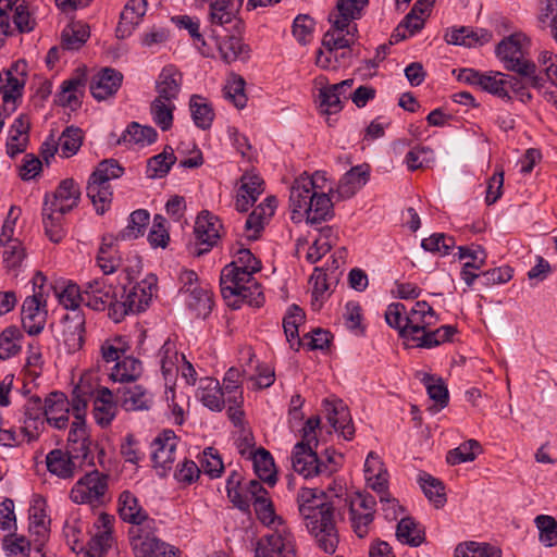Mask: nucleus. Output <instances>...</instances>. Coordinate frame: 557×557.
<instances>
[{
    "label": "nucleus",
    "mask_w": 557,
    "mask_h": 557,
    "mask_svg": "<svg viewBox=\"0 0 557 557\" xmlns=\"http://www.w3.org/2000/svg\"><path fill=\"white\" fill-rule=\"evenodd\" d=\"M261 270V262L249 249L239 248L235 259L221 271V294L228 306L238 309L243 302L259 308L264 302L261 285L253 274Z\"/></svg>",
    "instance_id": "obj_1"
},
{
    "label": "nucleus",
    "mask_w": 557,
    "mask_h": 557,
    "mask_svg": "<svg viewBox=\"0 0 557 557\" xmlns=\"http://www.w3.org/2000/svg\"><path fill=\"white\" fill-rule=\"evenodd\" d=\"M318 488H301L297 494L300 516L318 546L326 554H333L338 545V532L334 521V506Z\"/></svg>",
    "instance_id": "obj_2"
},
{
    "label": "nucleus",
    "mask_w": 557,
    "mask_h": 557,
    "mask_svg": "<svg viewBox=\"0 0 557 557\" xmlns=\"http://www.w3.org/2000/svg\"><path fill=\"white\" fill-rule=\"evenodd\" d=\"M312 183L307 177H297L289 191L292 220L300 223L319 224L334 215L333 203L325 191H311Z\"/></svg>",
    "instance_id": "obj_3"
},
{
    "label": "nucleus",
    "mask_w": 557,
    "mask_h": 557,
    "mask_svg": "<svg viewBox=\"0 0 557 557\" xmlns=\"http://www.w3.org/2000/svg\"><path fill=\"white\" fill-rule=\"evenodd\" d=\"M84 286L69 284L59 295L62 304L69 312L64 317L63 337L69 351L79 350L85 343V315L79 309L83 304Z\"/></svg>",
    "instance_id": "obj_4"
},
{
    "label": "nucleus",
    "mask_w": 557,
    "mask_h": 557,
    "mask_svg": "<svg viewBox=\"0 0 557 557\" xmlns=\"http://www.w3.org/2000/svg\"><path fill=\"white\" fill-rule=\"evenodd\" d=\"M123 174L124 168L115 159L102 160L90 174L86 193L98 214H103L110 208L112 201L110 181Z\"/></svg>",
    "instance_id": "obj_5"
},
{
    "label": "nucleus",
    "mask_w": 557,
    "mask_h": 557,
    "mask_svg": "<svg viewBox=\"0 0 557 557\" xmlns=\"http://www.w3.org/2000/svg\"><path fill=\"white\" fill-rule=\"evenodd\" d=\"M330 29L324 34L322 46L325 49L319 50L317 64L322 69L331 67V59L337 58L341 48H348L356 45L358 40V28L356 23L343 21L335 14H329Z\"/></svg>",
    "instance_id": "obj_6"
},
{
    "label": "nucleus",
    "mask_w": 557,
    "mask_h": 557,
    "mask_svg": "<svg viewBox=\"0 0 557 557\" xmlns=\"http://www.w3.org/2000/svg\"><path fill=\"white\" fill-rule=\"evenodd\" d=\"M496 55L505 69L529 79L534 88H542L544 78L536 74V65L524 57L522 38L515 34L503 39L496 47Z\"/></svg>",
    "instance_id": "obj_7"
},
{
    "label": "nucleus",
    "mask_w": 557,
    "mask_h": 557,
    "mask_svg": "<svg viewBox=\"0 0 557 557\" xmlns=\"http://www.w3.org/2000/svg\"><path fill=\"white\" fill-rule=\"evenodd\" d=\"M178 293L184 297V302L197 318H207L213 308V294L208 284L199 281L193 270H183L178 276Z\"/></svg>",
    "instance_id": "obj_8"
},
{
    "label": "nucleus",
    "mask_w": 557,
    "mask_h": 557,
    "mask_svg": "<svg viewBox=\"0 0 557 557\" xmlns=\"http://www.w3.org/2000/svg\"><path fill=\"white\" fill-rule=\"evenodd\" d=\"M70 498L78 505L103 506L110 500L109 475L94 469L85 473L72 487Z\"/></svg>",
    "instance_id": "obj_9"
},
{
    "label": "nucleus",
    "mask_w": 557,
    "mask_h": 557,
    "mask_svg": "<svg viewBox=\"0 0 557 557\" xmlns=\"http://www.w3.org/2000/svg\"><path fill=\"white\" fill-rule=\"evenodd\" d=\"M156 293L157 277L152 274L128 290L123 287L121 295L119 294L116 309L112 312V320L120 322L128 313H138L146 310Z\"/></svg>",
    "instance_id": "obj_10"
},
{
    "label": "nucleus",
    "mask_w": 557,
    "mask_h": 557,
    "mask_svg": "<svg viewBox=\"0 0 557 557\" xmlns=\"http://www.w3.org/2000/svg\"><path fill=\"white\" fill-rule=\"evenodd\" d=\"M46 277L38 272L33 278L34 295L26 297L22 305V325L29 335H38L46 324L47 309L42 293Z\"/></svg>",
    "instance_id": "obj_11"
},
{
    "label": "nucleus",
    "mask_w": 557,
    "mask_h": 557,
    "mask_svg": "<svg viewBox=\"0 0 557 557\" xmlns=\"http://www.w3.org/2000/svg\"><path fill=\"white\" fill-rule=\"evenodd\" d=\"M348 507L349 521L354 532L359 537H364L373 522L376 500L367 493L356 492L345 499Z\"/></svg>",
    "instance_id": "obj_12"
},
{
    "label": "nucleus",
    "mask_w": 557,
    "mask_h": 557,
    "mask_svg": "<svg viewBox=\"0 0 557 557\" xmlns=\"http://www.w3.org/2000/svg\"><path fill=\"white\" fill-rule=\"evenodd\" d=\"M119 292L120 289L107 278H94L84 284L83 304L96 311L108 309L112 319V312L119 304Z\"/></svg>",
    "instance_id": "obj_13"
},
{
    "label": "nucleus",
    "mask_w": 557,
    "mask_h": 557,
    "mask_svg": "<svg viewBox=\"0 0 557 557\" xmlns=\"http://www.w3.org/2000/svg\"><path fill=\"white\" fill-rule=\"evenodd\" d=\"M156 520H149L143 527H131L128 539L135 557H159L164 548L165 542L156 534Z\"/></svg>",
    "instance_id": "obj_14"
},
{
    "label": "nucleus",
    "mask_w": 557,
    "mask_h": 557,
    "mask_svg": "<svg viewBox=\"0 0 557 557\" xmlns=\"http://www.w3.org/2000/svg\"><path fill=\"white\" fill-rule=\"evenodd\" d=\"M243 0L236 5L233 0H218L209 4V21L211 30L218 28L224 32L242 34L245 27L238 11Z\"/></svg>",
    "instance_id": "obj_15"
},
{
    "label": "nucleus",
    "mask_w": 557,
    "mask_h": 557,
    "mask_svg": "<svg viewBox=\"0 0 557 557\" xmlns=\"http://www.w3.org/2000/svg\"><path fill=\"white\" fill-rule=\"evenodd\" d=\"M211 33L220 58L225 63L230 64L237 60L246 61L249 59L250 48L243 42L242 34L224 32L218 28H213Z\"/></svg>",
    "instance_id": "obj_16"
},
{
    "label": "nucleus",
    "mask_w": 557,
    "mask_h": 557,
    "mask_svg": "<svg viewBox=\"0 0 557 557\" xmlns=\"http://www.w3.org/2000/svg\"><path fill=\"white\" fill-rule=\"evenodd\" d=\"M255 557H295L293 535L275 531L260 537L256 544Z\"/></svg>",
    "instance_id": "obj_17"
},
{
    "label": "nucleus",
    "mask_w": 557,
    "mask_h": 557,
    "mask_svg": "<svg viewBox=\"0 0 557 557\" xmlns=\"http://www.w3.org/2000/svg\"><path fill=\"white\" fill-rule=\"evenodd\" d=\"M221 223L218 216L209 211H202L196 219L194 234L196 245L199 248L195 251L196 256H202L210 251L220 238Z\"/></svg>",
    "instance_id": "obj_18"
},
{
    "label": "nucleus",
    "mask_w": 557,
    "mask_h": 557,
    "mask_svg": "<svg viewBox=\"0 0 557 557\" xmlns=\"http://www.w3.org/2000/svg\"><path fill=\"white\" fill-rule=\"evenodd\" d=\"M323 407L326 419L335 432L346 441H351L355 435V426L350 412L342 399H324Z\"/></svg>",
    "instance_id": "obj_19"
},
{
    "label": "nucleus",
    "mask_w": 557,
    "mask_h": 557,
    "mask_svg": "<svg viewBox=\"0 0 557 557\" xmlns=\"http://www.w3.org/2000/svg\"><path fill=\"white\" fill-rule=\"evenodd\" d=\"M81 198V189L73 178H65L60 182L55 191L50 196L46 195L44 203L52 210L67 213L77 207Z\"/></svg>",
    "instance_id": "obj_20"
},
{
    "label": "nucleus",
    "mask_w": 557,
    "mask_h": 557,
    "mask_svg": "<svg viewBox=\"0 0 557 557\" xmlns=\"http://www.w3.org/2000/svg\"><path fill=\"white\" fill-rule=\"evenodd\" d=\"M115 394L116 401L126 411L149 410L153 405V395L140 384L121 386Z\"/></svg>",
    "instance_id": "obj_21"
},
{
    "label": "nucleus",
    "mask_w": 557,
    "mask_h": 557,
    "mask_svg": "<svg viewBox=\"0 0 557 557\" xmlns=\"http://www.w3.org/2000/svg\"><path fill=\"white\" fill-rule=\"evenodd\" d=\"M239 183L240 185L236 194L235 209L238 212H246L264 191V182L258 174L246 172L242 175Z\"/></svg>",
    "instance_id": "obj_22"
},
{
    "label": "nucleus",
    "mask_w": 557,
    "mask_h": 557,
    "mask_svg": "<svg viewBox=\"0 0 557 557\" xmlns=\"http://www.w3.org/2000/svg\"><path fill=\"white\" fill-rule=\"evenodd\" d=\"M46 399L42 401L39 396H30L24 405V425L22 428L28 441L38 438L45 425Z\"/></svg>",
    "instance_id": "obj_23"
},
{
    "label": "nucleus",
    "mask_w": 557,
    "mask_h": 557,
    "mask_svg": "<svg viewBox=\"0 0 557 557\" xmlns=\"http://www.w3.org/2000/svg\"><path fill=\"white\" fill-rule=\"evenodd\" d=\"M177 437L172 430H164L151 443V459L156 468L168 469L175 460Z\"/></svg>",
    "instance_id": "obj_24"
},
{
    "label": "nucleus",
    "mask_w": 557,
    "mask_h": 557,
    "mask_svg": "<svg viewBox=\"0 0 557 557\" xmlns=\"http://www.w3.org/2000/svg\"><path fill=\"white\" fill-rule=\"evenodd\" d=\"M70 401L62 392H52L46 397L45 422L62 430L69 424Z\"/></svg>",
    "instance_id": "obj_25"
},
{
    "label": "nucleus",
    "mask_w": 557,
    "mask_h": 557,
    "mask_svg": "<svg viewBox=\"0 0 557 557\" xmlns=\"http://www.w3.org/2000/svg\"><path fill=\"white\" fill-rule=\"evenodd\" d=\"M438 317L426 301H417L409 308L408 332L406 341L417 336L423 330L435 325Z\"/></svg>",
    "instance_id": "obj_26"
},
{
    "label": "nucleus",
    "mask_w": 557,
    "mask_h": 557,
    "mask_svg": "<svg viewBox=\"0 0 557 557\" xmlns=\"http://www.w3.org/2000/svg\"><path fill=\"white\" fill-rule=\"evenodd\" d=\"M182 84L183 74L181 71L173 64L164 66L156 81L157 98L173 102L181 92Z\"/></svg>",
    "instance_id": "obj_27"
},
{
    "label": "nucleus",
    "mask_w": 557,
    "mask_h": 557,
    "mask_svg": "<svg viewBox=\"0 0 557 557\" xmlns=\"http://www.w3.org/2000/svg\"><path fill=\"white\" fill-rule=\"evenodd\" d=\"M123 74L115 69L106 67L90 83V92L97 100H104L121 87Z\"/></svg>",
    "instance_id": "obj_28"
},
{
    "label": "nucleus",
    "mask_w": 557,
    "mask_h": 557,
    "mask_svg": "<svg viewBox=\"0 0 557 557\" xmlns=\"http://www.w3.org/2000/svg\"><path fill=\"white\" fill-rule=\"evenodd\" d=\"M275 208L276 199L268 197L252 210L245 222V232L248 239L255 240L259 238L265 223L274 214Z\"/></svg>",
    "instance_id": "obj_29"
},
{
    "label": "nucleus",
    "mask_w": 557,
    "mask_h": 557,
    "mask_svg": "<svg viewBox=\"0 0 557 557\" xmlns=\"http://www.w3.org/2000/svg\"><path fill=\"white\" fill-rule=\"evenodd\" d=\"M147 0H128L120 14L116 34L120 38L128 37L141 22L147 12Z\"/></svg>",
    "instance_id": "obj_30"
},
{
    "label": "nucleus",
    "mask_w": 557,
    "mask_h": 557,
    "mask_svg": "<svg viewBox=\"0 0 557 557\" xmlns=\"http://www.w3.org/2000/svg\"><path fill=\"white\" fill-rule=\"evenodd\" d=\"M119 515L123 521L133 527H143L148 524L149 520H153L139 505L137 497L128 491L122 492L119 497Z\"/></svg>",
    "instance_id": "obj_31"
},
{
    "label": "nucleus",
    "mask_w": 557,
    "mask_h": 557,
    "mask_svg": "<svg viewBox=\"0 0 557 557\" xmlns=\"http://www.w3.org/2000/svg\"><path fill=\"white\" fill-rule=\"evenodd\" d=\"M319 455L317 450H306L301 444H295L292 451V467L305 479L319 476Z\"/></svg>",
    "instance_id": "obj_32"
},
{
    "label": "nucleus",
    "mask_w": 557,
    "mask_h": 557,
    "mask_svg": "<svg viewBox=\"0 0 557 557\" xmlns=\"http://www.w3.org/2000/svg\"><path fill=\"white\" fill-rule=\"evenodd\" d=\"M117 412L114 394L108 387H101L94 399L92 416L97 424L107 428L111 424Z\"/></svg>",
    "instance_id": "obj_33"
},
{
    "label": "nucleus",
    "mask_w": 557,
    "mask_h": 557,
    "mask_svg": "<svg viewBox=\"0 0 557 557\" xmlns=\"http://www.w3.org/2000/svg\"><path fill=\"white\" fill-rule=\"evenodd\" d=\"M369 164H360L351 168L341 178L336 193L341 199L352 197L369 180Z\"/></svg>",
    "instance_id": "obj_34"
},
{
    "label": "nucleus",
    "mask_w": 557,
    "mask_h": 557,
    "mask_svg": "<svg viewBox=\"0 0 557 557\" xmlns=\"http://www.w3.org/2000/svg\"><path fill=\"white\" fill-rule=\"evenodd\" d=\"M47 469L51 474L60 479H72L78 471L81 465L75 463L73 459L62 449H52L46 456Z\"/></svg>",
    "instance_id": "obj_35"
},
{
    "label": "nucleus",
    "mask_w": 557,
    "mask_h": 557,
    "mask_svg": "<svg viewBox=\"0 0 557 557\" xmlns=\"http://www.w3.org/2000/svg\"><path fill=\"white\" fill-rule=\"evenodd\" d=\"M115 242L117 239L114 238V235H104L98 250L97 264L104 275L114 273L122 265V258L114 249Z\"/></svg>",
    "instance_id": "obj_36"
},
{
    "label": "nucleus",
    "mask_w": 557,
    "mask_h": 557,
    "mask_svg": "<svg viewBox=\"0 0 557 557\" xmlns=\"http://www.w3.org/2000/svg\"><path fill=\"white\" fill-rule=\"evenodd\" d=\"M224 394L218 380L206 377L200 381L198 398L208 409L222 411L225 406Z\"/></svg>",
    "instance_id": "obj_37"
},
{
    "label": "nucleus",
    "mask_w": 557,
    "mask_h": 557,
    "mask_svg": "<svg viewBox=\"0 0 557 557\" xmlns=\"http://www.w3.org/2000/svg\"><path fill=\"white\" fill-rule=\"evenodd\" d=\"M315 85L319 86V108L322 114H335L342 111L344 100L337 91L333 90L325 76L315 78Z\"/></svg>",
    "instance_id": "obj_38"
},
{
    "label": "nucleus",
    "mask_w": 557,
    "mask_h": 557,
    "mask_svg": "<svg viewBox=\"0 0 557 557\" xmlns=\"http://www.w3.org/2000/svg\"><path fill=\"white\" fill-rule=\"evenodd\" d=\"M396 537L401 544L418 547L425 541V531L412 517H401L397 523Z\"/></svg>",
    "instance_id": "obj_39"
},
{
    "label": "nucleus",
    "mask_w": 557,
    "mask_h": 557,
    "mask_svg": "<svg viewBox=\"0 0 557 557\" xmlns=\"http://www.w3.org/2000/svg\"><path fill=\"white\" fill-rule=\"evenodd\" d=\"M492 39V33L484 29H472L469 27H460L454 29L446 35V40L451 45H459L466 47H475L487 44Z\"/></svg>",
    "instance_id": "obj_40"
},
{
    "label": "nucleus",
    "mask_w": 557,
    "mask_h": 557,
    "mask_svg": "<svg viewBox=\"0 0 557 557\" xmlns=\"http://www.w3.org/2000/svg\"><path fill=\"white\" fill-rule=\"evenodd\" d=\"M255 473L262 482L270 486L275 485L277 478L272 455L263 447L251 453Z\"/></svg>",
    "instance_id": "obj_41"
},
{
    "label": "nucleus",
    "mask_w": 557,
    "mask_h": 557,
    "mask_svg": "<svg viewBox=\"0 0 557 557\" xmlns=\"http://www.w3.org/2000/svg\"><path fill=\"white\" fill-rule=\"evenodd\" d=\"M366 486L376 492L381 502H383V461L381 457L370 451L363 466Z\"/></svg>",
    "instance_id": "obj_42"
},
{
    "label": "nucleus",
    "mask_w": 557,
    "mask_h": 557,
    "mask_svg": "<svg viewBox=\"0 0 557 557\" xmlns=\"http://www.w3.org/2000/svg\"><path fill=\"white\" fill-rule=\"evenodd\" d=\"M305 319V313L297 305H292L283 319V329L290 348L299 350L302 339L299 337L298 327Z\"/></svg>",
    "instance_id": "obj_43"
},
{
    "label": "nucleus",
    "mask_w": 557,
    "mask_h": 557,
    "mask_svg": "<svg viewBox=\"0 0 557 557\" xmlns=\"http://www.w3.org/2000/svg\"><path fill=\"white\" fill-rule=\"evenodd\" d=\"M189 110L195 125L203 131L209 129L214 120L211 103L200 95H193L189 100Z\"/></svg>",
    "instance_id": "obj_44"
},
{
    "label": "nucleus",
    "mask_w": 557,
    "mask_h": 557,
    "mask_svg": "<svg viewBox=\"0 0 557 557\" xmlns=\"http://www.w3.org/2000/svg\"><path fill=\"white\" fill-rule=\"evenodd\" d=\"M157 131L151 126H141L137 122H132L122 135L116 139L117 145H150L157 139Z\"/></svg>",
    "instance_id": "obj_45"
},
{
    "label": "nucleus",
    "mask_w": 557,
    "mask_h": 557,
    "mask_svg": "<svg viewBox=\"0 0 557 557\" xmlns=\"http://www.w3.org/2000/svg\"><path fill=\"white\" fill-rule=\"evenodd\" d=\"M143 374V363L134 357H124L119 360L111 372V379L120 383L137 381Z\"/></svg>",
    "instance_id": "obj_46"
},
{
    "label": "nucleus",
    "mask_w": 557,
    "mask_h": 557,
    "mask_svg": "<svg viewBox=\"0 0 557 557\" xmlns=\"http://www.w3.org/2000/svg\"><path fill=\"white\" fill-rule=\"evenodd\" d=\"M176 162V156L171 147H165L161 153H158L147 161L146 175L148 178H162Z\"/></svg>",
    "instance_id": "obj_47"
},
{
    "label": "nucleus",
    "mask_w": 557,
    "mask_h": 557,
    "mask_svg": "<svg viewBox=\"0 0 557 557\" xmlns=\"http://www.w3.org/2000/svg\"><path fill=\"white\" fill-rule=\"evenodd\" d=\"M420 487L422 488L425 497L435 505V507H442L446 503V496L444 493V484L441 480L434 478L428 472L421 471L417 479Z\"/></svg>",
    "instance_id": "obj_48"
},
{
    "label": "nucleus",
    "mask_w": 557,
    "mask_h": 557,
    "mask_svg": "<svg viewBox=\"0 0 557 557\" xmlns=\"http://www.w3.org/2000/svg\"><path fill=\"white\" fill-rule=\"evenodd\" d=\"M64 214L57 210H52L47 203L42 207V222L45 232L49 239L53 243H60L65 236V228L63 226Z\"/></svg>",
    "instance_id": "obj_49"
},
{
    "label": "nucleus",
    "mask_w": 557,
    "mask_h": 557,
    "mask_svg": "<svg viewBox=\"0 0 557 557\" xmlns=\"http://www.w3.org/2000/svg\"><path fill=\"white\" fill-rule=\"evenodd\" d=\"M149 212L144 209L135 210L128 218V224L114 238L117 240L136 239L144 235L145 228L149 223Z\"/></svg>",
    "instance_id": "obj_50"
},
{
    "label": "nucleus",
    "mask_w": 557,
    "mask_h": 557,
    "mask_svg": "<svg viewBox=\"0 0 557 557\" xmlns=\"http://www.w3.org/2000/svg\"><path fill=\"white\" fill-rule=\"evenodd\" d=\"M455 557H502V549L490 543L468 541L456 546Z\"/></svg>",
    "instance_id": "obj_51"
},
{
    "label": "nucleus",
    "mask_w": 557,
    "mask_h": 557,
    "mask_svg": "<svg viewBox=\"0 0 557 557\" xmlns=\"http://www.w3.org/2000/svg\"><path fill=\"white\" fill-rule=\"evenodd\" d=\"M44 367V358L40 347L37 344L30 343L28 345L26 363L24 367L25 371V383L23 386L24 393H30L27 388L29 382H35L41 375Z\"/></svg>",
    "instance_id": "obj_52"
},
{
    "label": "nucleus",
    "mask_w": 557,
    "mask_h": 557,
    "mask_svg": "<svg viewBox=\"0 0 557 557\" xmlns=\"http://www.w3.org/2000/svg\"><path fill=\"white\" fill-rule=\"evenodd\" d=\"M424 23L425 17L409 12L395 28L391 36L389 44L395 45L408 37L416 35L423 28Z\"/></svg>",
    "instance_id": "obj_53"
},
{
    "label": "nucleus",
    "mask_w": 557,
    "mask_h": 557,
    "mask_svg": "<svg viewBox=\"0 0 557 557\" xmlns=\"http://www.w3.org/2000/svg\"><path fill=\"white\" fill-rule=\"evenodd\" d=\"M409 309L401 302H393L385 310V322L396 331L401 338H407Z\"/></svg>",
    "instance_id": "obj_54"
},
{
    "label": "nucleus",
    "mask_w": 557,
    "mask_h": 557,
    "mask_svg": "<svg viewBox=\"0 0 557 557\" xmlns=\"http://www.w3.org/2000/svg\"><path fill=\"white\" fill-rule=\"evenodd\" d=\"M481 451L480 443L475 440H469L449 450L446 455V461L451 466L470 462L473 461Z\"/></svg>",
    "instance_id": "obj_55"
},
{
    "label": "nucleus",
    "mask_w": 557,
    "mask_h": 557,
    "mask_svg": "<svg viewBox=\"0 0 557 557\" xmlns=\"http://www.w3.org/2000/svg\"><path fill=\"white\" fill-rule=\"evenodd\" d=\"M242 474L237 471H232L226 480V493L230 502L243 512H249L250 498L243 495L240 492Z\"/></svg>",
    "instance_id": "obj_56"
},
{
    "label": "nucleus",
    "mask_w": 557,
    "mask_h": 557,
    "mask_svg": "<svg viewBox=\"0 0 557 557\" xmlns=\"http://www.w3.org/2000/svg\"><path fill=\"white\" fill-rule=\"evenodd\" d=\"M23 334L16 326H9L0 334V359L5 360L21 350Z\"/></svg>",
    "instance_id": "obj_57"
},
{
    "label": "nucleus",
    "mask_w": 557,
    "mask_h": 557,
    "mask_svg": "<svg viewBox=\"0 0 557 557\" xmlns=\"http://www.w3.org/2000/svg\"><path fill=\"white\" fill-rule=\"evenodd\" d=\"M83 77H72L66 79L61 85V90L57 95L55 101L62 107L76 108L79 106L77 92L84 87Z\"/></svg>",
    "instance_id": "obj_58"
},
{
    "label": "nucleus",
    "mask_w": 557,
    "mask_h": 557,
    "mask_svg": "<svg viewBox=\"0 0 557 557\" xmlns=\"http://www.w3.org/2000/svg\"><path fill=\"white\" fill-rule=\"evenodd\" d=\"M421 247L425 251L432 253L448 256L456 247V242L453 236H448L444 233H434L431 236L422 239Z\"/></svg>",
    "instance_id": "obj_59"
},
{
    "label": "nucleus",
    "mask_w": 557,
    "mask_h": 557,
    "mask_svg": "<svg viewBox=\"0 0 557 557\" xmlns=\"http://www.w3.org/2000/svg\"><path fill=\"white\" fill-rule=\"evenodd\" d=\"M369 0H337L335 8L330 12L343 21H350L355 23L362 16L364 8L368 5Z\"/></svg>",
    "instance_id": "obj_60"
},
{
    "label": "nucleus",
    "mask_w": 557,
    "mask_h": 557,
    "mask_svg": "<svg viewBox=\"0 0 557 557\" xmlns=\"http://www.w3.org/2000/svg\"><path fill=\"white\" fill-rule=\"evenodd\" d=\"M83 143L82 129L74 126L66 127L60 138L58 147L61 150V157L70 158L77 153Z\"/></svg>",
    "instance_id": "obj_61"
},
{
    "label": "nucleus",
    "mask_w": 557,
    "mask_h": 557,
    "mask_svg": "<svg viewBox=\"0 0 557 557\" xmlns=\"http://www.w3.org/2000/svg\"><path fill=\"white\" fill-rule=\"evenodd\" d=\"M421 381L426 388L429 397L434 400L440 408L447 406L449 399L448 389L441 377L423 373Z\"/></svg>",
    "instance_id": "obj_62"
},
{
    "label": "nucleus",
    "mask_w": 557,
    "mask_h": 557,
    "mask_svg": "<svg viewBox=\"0 0 557 557\" xmlns=\"http://www.w3.org/2000/svg\"><path fill=\"white\" fill-rule=\"evenodd\" d=\"M539 21L557 42V0H539Z\"/></svg>",
    "instance_id": "obj_63"
},
{
    "label": "nucleus",
    "mask_w": 557,
    "mask_h": 557,
    "mask_svg": "<svg viewBox=\"0 0 557 557\" xmlns=\"http://www.w3.org/2000/svg\"><path fill=\"white\" fill-rule=\"evenodd\" d=\"M2 548L8 557H29L30 542L16 533H10L2 540Z\"/></svg>",
    "instance_id": "obj_64"
}]
</instances>
